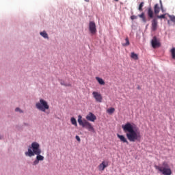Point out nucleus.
<instances>
[{"mask_svg":"<svg viewBox=\"0 0 175 175\" xmlns=\"http://www.w3.org/2000/svg\"><path fill=\"white\" fill-rule=\"evenodd\" d=\"M65 81H63V80H61L60 81V84H61V85H64L65 86Z\"/></svg>","mask_w":175,"mask_h":175,"instance_id":"30","label":"nucleus"},{"mask_svg":"<svg viewBox=\"0 0 175 175\" xmlns=\"http://www.w3.org/2000/svg\"><path fill=\"white\" fill-rule=\"evenodd\" d=\"M137 18V16H135V15H133L131 16V20H136Z\"/></svg>","mask_w":175,"mask_h":175,"instance_id":"29","label":"nucleus"},{"mask_svg":"<svg viewBox=\"0 0 175 175\" xmlns=\"http://www.w3.org/2000/svg\"><path fill=\"white\" fill-rule=\"evenodd\" d=\"M86 120L88 121H91L92 122H95V120H96V116L94 115L92 112H90L87 116H86Z\"/></svg>","mask_w":175,"mask_h":175,"instance_id":"11","label":"nucleus"},{"mask_svg":"<svg viewBox=\"0 0 175 175\" xmlns=\"http://www.w3.org/2000/svg\"><path fill=\"white\" fill-rule=\"evenodd\" d=\"M40 35H41V36H42V38H44V39H49V35L47 34V33H46V31L40 32Z\"/></svg>","mask_w":175,"mask_h":175,"instance_id":"21","label":"nucleus"},{"mask_svg":"<svg viewBox=\"0 0 175 175\" xmlns=\"http://www.w3.org/2000/svg\"><path fill=\"white\" fill-rule=\"evenodd\" d=\"M159 2H160V6H161L160 9L163 12H165V10H163V5H162V0H160Z\"/></svg>","mask_w":175,"mask_h":175,"instance_id":"26","label":"nucleus"},{"mask_svg":"<svg viewBox=\"0 0 175 175\" xmlns=\"http://www.w3.org/2000/svg\"><path fill=\"white\" fill-rule=\"evenodd\" d=\"M137 90H140V86H138V87H137Z\"/></svg>","mask_w":175,"mask_h":175,"instance_id":"34","label":"nucleus"},{"mask_svg":"<svg viewBox=\"0 0 175 175\" xmlns=\"http://www.w3.org/2000/svg\"><path fill=\"white\" fill-rule=\"evenodd\" d=\"M36 107L40 111L46 112V110H49L50 109V105H49V103L44 100L43 98H40L38 103H36Z\"/></svg>","mask_w":175,"mask_h":175,"instance_id":"5","label":"nucleus"},{"mask_svg":"<svg viewBox=\"0 0 175 175\" xmlns=\"http://www.w3.org/2000/svg\"><path fill=\"white\" fill-rule=\"evenodd\" d=\"M125 42L126 43L122 44V46H123V47H126L131 44V42H129V38H128V37L125 38Z\"/></svg>","mask_w":175,"mask_h":175,"instance_id":"17","label":"nucleus"},{"mask_svg":"<svg viewBox=\"0 0 175 175\" xmlns=\"http://www.w3.org/2000/svg\"><path fill=\"white\" fill-rule=\"evenodd\" d=\"M93 98H94L96 102L98 103H102V100H103V97H102V94L98 92H92Z\"/></svg>","mask_w":175,"mask_h":175,"instance_id":"6","label":"nucleus"},{"mask_svg":"<svg viewBox=\"0 0 175 175\" xmlns=\"http://www.w3.org/2000/svg\"><path fill=\"white\" fill-rule=\"evenodd\" d=\"M15 111H20V113H23V111H21V109H20V108H16Z\"/></svg>","mask_w":175,"mask_h":175,"instance_id":"31","label":"nucleus"},{"mask_svg":"<svg viewBox=\"0 0 175 175\" xmlns=\"http://www.w3.org/2000/svg\"><path fill=\"white\" fill-rule=\"evenodd\" d=\"M114 1H116V2H118V0H114Z\"/></svg>","mask_w":175,"mask_h":175,"instance_id":"36","label":"nucleus"},{"mask_svg":"<svg viewBox=\"0 0 175 175\" xmlns=\"http://www.w3.org/2000/svg\"><path fill=\"white\" fill-rule=\"evenodd\" d=\"M154 168L161 174L172 175V168L167 161H163L161 165H154Z\"/></svg>","mask_w":175,"mask_h":175,"instance_id":"3","label":"nucleus"},{"mask_svg":"<svg viewBox=\"0 0 175 175\" xmlns=\"http://www.w3.org/2000/svg\"><path fill=\"white\" fill-rule=\"evenodd\" d=\"M116 111V109L114 108H109L107 110V112L109 113V114H113Z\"/></svg>","mask_w":175,"mask_h":175,"instance_id":"25","label":"nucleus"},{"mask_svg":"<svg viewBox=\"0 0 175 175\" xmlns=\"http://www.w3.org/2000/svg\"><path fill=\"white\" fill-rule=\"evenodd\" d=\"M117 136L118 139H120V142H122V143H126V144H129V142H128V139H126L125 136L121 135L120 134H117Z\"/></svg>","mask_w":175,"mask_h":175,"instance_id":"13","label":"nucleus"},{"mask_svg":"<svg viewBox=\"0 0 175 175\" xmlns=\"http://www.w3.org/2000/svg\"><path fill=\"white\" fill-rule=\"evenodd\" d=\"M166 14H162V15H158L157 17V18H165V16H166Z\"/></svg>","mask_w":175,"mask_h":175,"instance_id":"27","label":"nucleus"},{"mask_svg":"<svg viewBox=\"0 0 175 175\" xmlns=\"http://www.w3.org/2000/svg\"><path fill=\"white\" fill-rule=\"evenodd\" d=\"M36 155H37L36 159L33 161V165H38V163H39V161L44 160V157L40 154H36Z\"/></svg>","mask_w":175,"mask_h":175,"instance_id":"12","label":"nucleus"},{"mask_svg":"<svg viewBox=\"0 0 175 175\" xmlns=\"http://www.w3.org/2000/svg\"><path fill=\"white\" fill-rule=\"evenodd\" d=\"M167 16H168L170 20L171 21H172V23H175V16L174 15H170V14H167Z\"/></svg>","mask_w":175,"mask_h":175,"instance_id":"24","label":"nucleus"},{"mask_svg":"<svg viewBox=\"0 0 175 175\" xmlns=\"http://www.w3.org/2000/svg\"><path fill=\"white\" fill-rule=\"evenodd\" d=\"M42 150L40 145L38 142H33L31 146L28 148V151L25 152L26 157H33L34 155H40Z\"/></svg>","mask_w":175,"mask_h":175,"instance_id":"2","label":"nucleus"},{"mask_svg":"<svg viewBox=\"0 0 175 175\" xmlns=\"http://www.w3.org/2000/svg\"><path fill=\"white\" fill-rule=\"evenodd\" d=\"M85 2H90V0H85Z\"/></svg>","mask_w":175,"mask_h":175,"instance_id":"33","label":"nucleus"},{"mask_svg":"<svg viewBox=\"0 0 175 175\" xmlns=\"http://www.w3.org/2000/svg\"><path fill=\"white\" fill-rule=\"evenodd\" d=\"M154 14H159V12H161V8H159V4L157 3L154 6Z\"/></svg>","mask_w":175,"mask_h":175,"instance_id":"14","label":"nucleus"},{"mask_svg":"<svg viewBox=\"0 0 175 175\" xmlns=\"http://www.w3.org/2000/svg\"><path fill=\"white\" fill-rule=\"evenodd\" d=\"M151 43H152V47H153V49L161 47V42H159V40H158V38H157V37L155 36L153 37Z\"/></svg>","mask_w":175,"mask_h":175,"instance_id":"8","label":"nucleus"},{"mask_svg":"<svg viewBox=\"0 0 175 175\" xmlns=\"http://www.w3.org/2000/svg\"><path fill=\"white\" fill-rule=\"evenodd\" d=\"M138 17L142 18V21L144 23H146L147 19H146V16H144V12H142L141 14L138 15Z\"/></svg>","mask_w":175,"mask_h":175,"instance_id":"19","label":"nucleus"},{"mask_svg":"<svg viewBox=\"0 0 175 175\" xmlns=\"http://www.w3.org/2000/svg\"><path fill=\"white\" fill-rule=\"evenodd\" d=\"M2 137H3L0 135V140H1V139H2Z\"/></svg>","mask_w":175,"mask_h":175,"instance_id":"35","label":"nucleus"},{"mask_svg":"<svg viewBox=\"0 0 175 175\" xmlns=\"http://www.w3.org/2000/svg\"><path fill=\"white\" fill-rule=\"evenodd\" d=\"M64 87H72V83H65V85H64Z\"/></svg>","mask_w":175,"mask_h":175,"instance_id":"28","label":"nucleus"},{"mask_svg":"<svg viewBox=\"0 0 175 175\" xmlns=\"http://www.w3.org/2000/svg\"><path fill=\"white\" fill-rule=\"evenodd\" d=\"M170 53H171L172 59H175V48H172L170 50Z\"/></svg>","mask_w":175,"mask_h":175,"instance_id":"23","label":"nucleus"},{"mask_svg":"<svg viewBox=\"0 0 175 175\" xmlns=\"http://www.w3.org/2000/svg\"><path fill=\"white\" fill-rule=\"evenodd\" d=\"M122 128L124 133H126L128 140L131 142L135 143V142H140V140H142L140 131H135L133 126L130 122L122 125Z\"/></svg>","mask_w":175,"mask_h":175,"instance_id":"1","label":"nucleus"},{"mask_svg":"<svg viewBox=\"0 0 175 175\" xmlns=\"http://www.w3.org/2000/svg\"><path fill=\"white\" fill-rule=\"evenodd\" d=\"M131 58L133 59H139V55L135 53L134 52L131 53Z\"/></svg>","mask_w":175,"mask_h":175,"instance_id":"20","label":"nucleus"},{"mask_svg":"<svg viewBox=\"0 0 175 175\" xmlns=\"http://www.w3.org/2000/svg\"><path fill=\"white\" fill-rule=\"evenodd\" d=\"M96 80L98 81V83L100 85H105V81L103 80V79L100 78L98 77H96Z\"/></svg>","mask_w":175,"mask_h":175,"instance_id":"16","label":"nucleus"},{"mask_svg":"<svg viewBox=\"0 0 175 175\" xmlns=\"http://www.w3.org/2000/svg\"><path fill=\"white\" fill-rule=\"evenodd\" d=\"M109 166V162L103 161L99 165H98V170L100 172H103L106 167Z\"/></svg>","mask_w":175,"mask_h":175,"instance_id":"10","label":"nucleus"},{"mask_svg":"<svg viewBox=\"0 0 175 175\" xmlns=\"http://www.w3.org/2000/svg\"><path fill=\"white\" fill-rule=\"evenodd\" d=\"M89 31L90 33H92V35H94V33H96V25H95V22H90L89 23Z\"/></svg>","mask_w":175,"mask_h":175,"instance_id":"7","label":"nucleus"},{"mask_svg":"<svg viewBox=\"0 0 175 175\" xmlns=\"http://www.w3.org/2000/svg\"><path fill=\"white\" fill-rule=\"evenodd\" d=\"M78 124H79V125L82 126V128H85L86 129H88L89 132H95V129H94V126H92V124H91V123H90V122H88L87 120H83V117L81 115L78 116Z\"/></svg>","mask_w":175,"mask_h":175,"instance_id":"4","label":"nucleus"},{"mask_svg":"<svg viewBox=\"0 0 175 175\" xmlns=\"http://www.w3.org/2000/svg\"><path fill=\"white\" fill-rule=\"evenodd\" d=\"M76 139L77 140V142H80V137H79L78 135H77L76 137Z\"/></svg>","mask_w":175,"mask_h":175,"instance_id":"32","label":"nucleus"},{"mask_svg":"<svg viewBox=\"0 0 175 175\" xmlns=\"http://www.w3.org/2000/svg\"><path fill=\"white\" fill-rule=\"evenodd\" d=\"M70 122L72 125H74V126H77V120H76V118H70Z\"/></svg>","mask_w":175,"mask_h":175,"instance_id":"18","label":"nucleus"},{"mask_svg":"<svg viewBox=\"0 0 175 175\" xmlns=\"http://www.w3.org/2000/svg\"><path fill=\"white\" fill-rule=\"evenodd\" d=\"M144 6V2H141L140 4L138 6V10L139 12H143V8Z\"/></svg>","mask_w":175,"mask_h":175,"instance_id":"22","label":"nucleus"},{"mask_svg":"<svg viewBox=\"0 0 175 175\" xmlns=\"http://www.w3.org/2000/svg\"><path fill=\"white\" fill-rule=\"evenodd\" d=\"M151 29L153 31L158 29V19H157L156 18H153L152 21Z\"/></svg>","mask_w":175,"mask_h":175,"instance_id":"9","label":"nucleus"},{"mask_svg":"<svg viewBox=\"0 0 175 175\" xmlns=\"http://www.w3.org/2000/svg\"><path fill=\"white\" fill-rule=\"evenodd\" d=\"M148 16L150 18H152L154 17V11H152V8H151V7L148 9Z\"/></svg>","mask_w":175,"mask_h":175,"instance_id":"15","label":"nucleus"}]
</instances>
